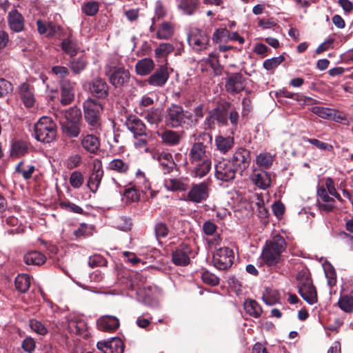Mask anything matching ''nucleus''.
<instances>
[{
  "instance_id": "obj_1",
  "label": "nucleus",
  "mask_w": 353,
  "mask_h": 353,
  "mask_svg": "<svg viewBox=\"0 0 353 353\" xmlns=\"http://www.w3.org/2000/svg\"><path fill=\"white\" fill-rule=\"evenodd\" d=\"M285 247L286 243L284 238L281 235L274 236L266 243L263 250L261 257L263 262L269 266L278 263Z\"/></svg>"
},
{
  "instance_id": "obj_2",
  "label": "nucleus",
  "mask_w": 353,
  "mask_h": 353,
  "mask_svg": "<svg viewBox=\"0 0 353 353\" xmlns=\"http://www.w3.org/2000/svg\"><path fill=\"white\" fill-rule=\"evenodd\" d=\"M34 137L37 141L51 143L56 138V123L51 118L43 117L34 124Z\"/></svg>"
},
{
  "instance_id": "obj_3",
  "label": "nucleus",
  "mask_w": 353,
  "mask_h": 353,
  "mask_svg": "<svg viewBox=\"0 0 353 353\" xmlns=\"http://www.w3.org/2000/svg\"><path fill=\"white\" fill-rule=\"evenodd\" d=\"M102 110V104L96 99H88L84 101V119L90 130H97L100 127V112Z\"/></svg>"
},
{
  "instance_id": "obj_4",
  "label": "nucleus",
  "mask_w": 353,
  "mask_h": 353,
  "mask_svg": "<svg viewBox=\"0 0 353 353\" xmlns=\"http://www.w3.org/2000/svg\"><path fill=\"white\" fill-rule=\"evenodd\" d=\"M192 117L191 113L188 115L185 114L182 106L172 104L166 110L165 123L167 125L172 128H177L184 123L185 118L190 119Z\"/></svg>"
},
{
  "instance_id": "obj_5",
  "label": "nucleus",
  "mask_w": 353,
  "mask_h": 353,
  "mask_svg": "<svg viewBox=\"0 0 353 353\" xmlns=\"http://www.w3.org/2000/svg\"><path fill=\"white\" fill-rule=\"evenodd\" d=\"M234 259V252L228 247L217 249L212 256L214 266L219 270H227L230 268Z\"/></svg>"
},
{
  "instance_id": "obj_6",
  "label": "nucleus",
  "mask_w": 353,
  "mask_h": 353,
  "mask_svg": "<svg viewBox=\"0 0 353 353\" xmlns=\"http://www.w3.org/2000/svg\"><path fill=\"white\" fill-rule=\"evenodd\" d=\"M105 75L108 77L110 83L115 88H120L128 83L130 78L129 71L123 67L112 68L105 66Z\"/></svg>"
},
{
  "instance_id": "obj_7",
  "label": "nucleus",
  "mask_w": 353,
  "mask_h": 353,
  "mask_svg": "<svg viewBox=\"0 0 353 353\" xmlns=\"http://www.w3.org/2000/svg\"><path fill=\"white\" fill-rule=\"evenodd\" d=\"M299 293L301 297L309 304L312 305L317 302V293L312 280L305 275L299 278Z\"/></svg>"
},
{
  "instance_id": "obj_8",
  "label": "nucleus",
  "mask_w": 353,
  "mask_h": 353,
  "mask_svg": "<svg viewBox=\"0 0 353 353\" xmlns=\"http://www.w3.org/2000/svg\"><path fill=\"white\" fill-rule=\"evenodd\" d=\"M188 41L194 50L203 51L210 46V36L205 31L195 28L190 32Z\"/></svg>"
},
{
  "instance_id": "obj_9",
  "label": "nucleus",
  "mask_w": 353,
  "mask_h": 353,
  "mask_svg": "<svg viewBox=\"0 0 353 353\" xmlns=\"http://www.w3.org/2000/svg\"><path fill=\"white\" fill-rule=\"evenodd\" d=\"M236 172V168L229 160L221 161L215 165V176L221 181H232L235 178Z\"/></svg>"
},
{
  "instance_id": "obj_10",
  "label": "nucleus",
  "mask_w": 353,
  "mask_h": 353,
  "mask_svg": "<svg viewBox=\"0 0 353 353\" xmlns=\"http://www.w3.org/2000/svg\"><path fill=\"white\" fill-rule=\"evenodd\" d=\"M188 159L192 164L210 159L208 146L201 141L194 142L189 150Z\"/></svg>"
},
{
  "instance_id": "obj_11",
  "label": "nucleus",
  "mask_w": 353,
  "mask_h": 353,
  "mask_svg": "<svg viewBox=\"0 0 353 353\" xmlns=\"http://www.w3.org/2000/svg\"><path fill=\"white\" fill-rule=\"evenodd\" d=\"M103 176L102 161L99 159L93 161V169L87 182V186L91 192L95 193L99 187Z\"/></svg>"
},
{
  "instance_id": "obj_12",
  "label": "nucleus",
  "mask_w": 353,
  "mask_h": 353,
  "mask_svg": "<svg viewBox=\"0 0 353 353\" xmlns=\"http://www.w3.org/2000/svg\"><path fill=\"white\" fill-rule=\"evenodd\" d=\"M209 195V188L205 182L193 184L187 194L186 200L199 203L205 201Z\"/></svg>"
},
{
  "instance_id": "obj_13",
  "label": "nucleus",
  "mask_w": 353,
  "mask_h": 353,
  "mask_svg": "<svg viewBox=\"0 0 353 353\" xmlns=\"http://www.w3.org/2000/svg\"><path fill=\"white\" fill-rule=\"evenodd\" d=\"M245 86V79L240 72L233 73L225 79V90L230 94H238L243 91Z\"/></svg>"
},
{
  "instance_id": "obj_14",
  "label": "nucleus",
  "mask_w": 353,
  "mask_h": 353,
  "mask_svg": "<svg viewBox=\"0 0 353 353\" xmlns=\"http://www.w3.org/2000/svg\"><path fill=\"white\" fill-rule=\"evenodd\" d=\"M329 194L324 185L317 188V206L321 212H330L335 208L336 201Z\"/></svg>"
},
{
  "instance_id": "obj_15",
  "label": "nucleus",
  "mask_w": 353,
  "mask_h": 353,
  "mask_svg": "<svg viewBox=\"0 0 353 353\" xmlns=\"http://www.w3.org/2000/svg\"><path fill=\"white\" fill-rule=\"evenodd\" d=\"M250 152L245 148H239L233 154L231 163L237 170L242 172L250 166Z\"/></svg>"
},
{
  "instance_id": "obj_16",
  "label": "nucleus",
  "mask_w": 353,
  "mask_h": 353,
  "mask_svg": "<svg viewBox=\"0 0 353 353\" xmlns=\"http://www.w3.org/2000/svg\"><path fill=\"white\" fill-rule=\"evenodd\" d=\"M89 91L90 94L98 99H105L109 94V86L106 81L97 77L89 83Z\"/></svg>"
},
{
  "instance_id": "obj_17",
  "label": "nucleus",
  "mask_w": 353,
  "mask_h": 353,
  "mask_svg": "<svg viewBox=\"0 0 353 353\" xmlns=\"http://www.w3.org/2000/svg\"><path fill=\"white\" fill-rule=\"evenodd\" d=\"M61 91V103L66 105L70 104L74 98L76 83L70 79H62L59 81Z\"/></svg>"
},
{
  "instance_id": "obj_18",
  "label": "nucleus",
  "mask_w": 353,
  "mask_h": 353,
  "mask_svg": "<svg viewBox=\"0 0 353 353\" xmlns=\"http://www.w3.org/2000/svg\"><path fill=\"white\" fill-rule=\"evenodd\" d=\"M154 158L158 161L161 170L165 174L171 173L176 168L172 154L168 152H159Z\"/></svg>"
},
{
  "instance_id": "obj_19",
  "label": "nucleus",
  "mask_w": 353,
  "mask_h": 353,
  "mask_svg": "<svg viewBox=\"0 0 353 353\" xmlns=\"http://www.w3.org/2000/svg\"><path fill=\"white\" fill-rule=\"evenodd\" d=\"M190 246L185 243L181 244L172 252V261L176 265L185 266L190 263Z\"/></svg>"
},
{
  "instance_id": "obj_20",
  "label": "nucleus",
  "mask_w": 353,
  "mask_h": 353,
  "mask_svg": "<svg viewBox=\"0 0 353 353\" xmlns=\"http://www.w3.org/2000/svg\"><path fill=\"white\" fill-rule=\"evenodd\" d=\"M79 141L80 145L87 152L95 154L100 148V139L95 134L83 133Z\"/></svg>"
},
{
  "instance_id": "obj_21",
  "label": "nucleus",
  "mask_w": 353,
  "mask_h": 353,
  "mask_svg": "<svg viewBox=\"0 0 353 353\" xmlns=\"http://www.w3.org/2000/svg\"><path fill=\"white\" fill-rule=\"evenodd\" d=\"M128 129L131 131L134 137H149L146 132L144 123L134 115L129 116L125 121Z\"/></svg>"
},
{
  "instance_id": "obj_22",
  "label": "nucleus",
  "mask_w": 353,
  "mask_h": 353,
  "mask_svg": "<svg viewBox=\"0 0 353 353\" xmlns=\"http://www.w3.org/2000/svg\"><path fill=\"white\" fill-rule=\"evenodd\" d=\"M19 97L24 105L27 108H32L36 102L34 94V87L27 82L22 83L18 87Z\"/></svg>"
},
{
  "instance_id": "obj_23",
  "label": "nucleus",
  "mask_w": 353,
  "mask_h": 353,
  "mask_svg": "<svg viewBox=\"0 0 353 353\" xmlns=\"http://www.w3.org/2000/svg\"><path fill=\"white\" fill-rule=\"evenodd\" d=\"M97 348L103 353H123L124 345L119 338H112L108 341H99Z\"/></svg>"
},
{
  "instance_id": "obj_24",
  "label": "nucleus",
  "mask_w": 353,
  "mask_h": 353,
  "mask_svg": "<svg viewBox=\"0 0 353 353\" xmlns=\"http://www.w3.org/2000/svg\"><path fill=\"white\" fill-rule=\"evenodd\" d=\"M7 20L11 30L20 32L24 30L25 19L16 8H13L8 12Z\"/></svg>"
},
{
  "instance_id": "obj_25",
  "label": "nucleus",
  "mask_w": 353,
  "mask_h": 353,
  "mask_svg": "<svg viewBox=\"0 0 353 353\" xmlns=\"http://www.w3.org/2000/svg\"><path fill=\"white\" fill-rule=\"evenodd\" d=\"M169 73L166 67L161 65L147 80L152 86L162 87L168 81Z\"/></svg>"
},
{
  "instance_id": "obj_26",
  "label": "nucleus",
  "mask_w": 353,
  "mask_h": 353,
  "mask_svg": "<svg viewBox=\"0 0 353 353\" xmlns=\"http://www.w3.org/2000/svg\"><path fill=\"white\" fill-rule=\"evenodd\" d=\"M120 323L117 317L111 315L101 316L97 321V327L103 332H113L117 330Z\"/></svg>"
},
{
  "instance_id": "obj_27",
  "label": "nucleus",
  "mask_w": 353,
  "mask_h": 353,
  "mask_svg": "<svg viewBox=\"0 0 353 353\" xmlns=\"http://www.w3.org/2000/svg\"><path fill=\"white\" fill-rule=\"evenodd\" d=\"M199 0H177V8L183 14L192 16L199 7Z\"/></svg>"
},
{
  "instance_id": "obj_28",
  "label": "nucleus",
  "mask_w": 353,
  "mask_h": 353,
  "mask_svg": "<svg viewBox=\"0 0 353 353\" xmlns=\"http://www.w3.org/2000/svg\"><path fill=\"white\" fill-rule=\"evenodd\" d=\"M162 143L168 146H176L179 144L182 137L179 132L172 130H165L161 133H159Z\"/></svg>"
},
{
  "instance_id": "obj_29",
  "label": "nucleus",
  "mask_w": 353,
  "mask_h": 353,
  "mask_svg": "<svg viewBox=\"0 0 353 353\" xmlns=\"http://www.w3.org/2000/svg\"><path fill=\"white\" fill-rule=\"evenodd\" d=\"M254 183L261 189H266L270 185L271 178L270 174L264 170H256L252 176Z\"/></svg>"
},
{
  "instance_id": "obj_30",
  "label": "nucleus",
  "mask_w": 353,
  "mask_h": 353,
  "mask_svg": "<svg viewBox=\"0 0 353 353\" xmlns=\"http://www.w3.org/2000/svg\"><path fill=\"white\" fill-rule=\"evenodd\" d=\"M154 62L150 58H143L137 61L135 65V71L138 75L146 76L154 68Z\"/></svg>"
},
{
  "instance_id": "obj_31",
  "label": "nucleus",
  "mask_w": 353,
  "mask_h": 353,
  "mask_svg": "<svg viewBox=\"0 0 353 353\" xmlns=\"http://www.w3.org/2000/svg\"><path fill=\"white\" fill-rule=\"evenodd\" d=\"M234 141L232 137L219 135L215 137L216 149L223 154L227 153L234 146Z\"/></svg>"
},
{
  "instance_id": "obj_32",
  "label": "nucleus",
  "mask_w": 353,
  "mask_h": 353,
  "mask_svg": "<svg viewBox=\"0 0 353 353\" xmlns=\"http://www.w3.org/2000/svg\"><path fill=\"white\" fill-rule=\"evenodd\" d=\"M130 168L128 162L121 159H114L109 162L106 169L110 171L115 172L121 174H126Z\"/></svg>"
},
{
  "instance_id": "obj_33",
  "label": "nucleus",
  "mask_w": 353,
  "mask_h": 353,
  "mask_svg": "<svg viewBox=\"0 0 353 353\" xmlns=\"http://www.w3.org/2000/svg\"><path fill=\"white\" fill-rule=\"evenodd\" d=\"M192 171V176L195 178L204 177L210 170L212 161L211 159L201 161L196 163Z\"/></svg>"
},
{
  "instance_id": "obj_34",
  "label": "nucleus",
  "mask_w": 353,
  "mask_h": 353,
  "mask_svg": "<svg viewBox=\"0 0 353 353\" xmlns=\"http://www.w3.org/2000/svg\"><path fill=\"white\" fill-rule=\"evenodd\" d=\"M88 64L87 59L82 56L71 59L68 63V67L74 74H79L86 68Z\"/></svg>"
},
{
  "instance_id": "obj_35",
  "label": "nucleus",
  "mask_w": 353,
  "mask_h": 353,
  "mask_svg": "<svg viewBox=\"0 0 353 353\" xmlns=\"http://www.w3.org/2000/svg\"><path fill=\"white\" fill-rule=\"evenodd\" d=\"M63 133L69 138H77L81 134L79 124L75 121H67L62 126Z\"/></svg>"
},
{
  "instance_id": "obj_36",
  "label": "nucleus",
  "mask_w": 353,
  "mask_h": 353,
  "mask_svg": "<svg viewBox=\"0 0 353 353\" xmlns=\"http://www.w3.org/2000/svg\"><path fill=\"white\" fill-rule=\"evenodd\" d=\"M23 259L27 265H41L45 263L46 257L39 252L31 251L24 255Z\"/></svg>"
},
{
  "instance_id": "obj_37",
  "label": "nucleus",
  "mask_w": 353,
  "mask_h": 353,
  "mask_svg": "<svg viewBox=\"0 0 353 353\" xmlns=\"http://www.w3.org/2000/svg\"><path fill=\"white\" fill-rule=\"evenodd\" d=\"M174 32V28L173 25L168 21H164L158 28L157 38L158 39H169L172 37Z\"/></svg>"
},
{
  "instance_id": "obj_38",
  "label": "nucleus",
  "mask_w": 353,
  "mask_h": 353,
  "mask_svg": "<svg viewBox=\"0 0 353 353\" xmlns=\"http://www.w3.org/2000/svg\"><path fill=\"white\" fill-rule=\"evenodd\" d=\"M29 145L28 143L22 140L14 141L11 147V156L19 157L28 153Z\"/></svg>"
},
{
  "instance_id": "obj_39",
  "label": "nucleus",
  "mask_w": 353,
  "mask_h": 353,
  "mask_svg": "<svg viewBox=\"0 0 353 353\" xmlns=\"http://www.w3.org/2000/svg\"><path fill=\"white\" fill-rule=\"evenodd\" d=\"M164 185L167 190L170 191H185L188 188V183H186L181 179H169L165 181Z\"/></svg>"
},
{
  "instance_id": "obj_40",
  "label": "nucleus",
  "mask_w": 353,
  "mask_h": 353,
  "mask_svg": "<svg viewBox=\"0 0 353 353\" xmlns=\"http://www.w3.org/2000/svg\"><path fill=\"white\" fill-rule=\"evenodd\" d=\"M61 46L65 53L71 57L76 56L79 50L77 42L69 37L62 41Z\"/></svg>"
},
{
  "instance_id": "obj_41",
  "label": "nucleus",
  "mask_w": 353,
  "mask_h": 353,
  "mask_svg": "<svg viewBox=\"0 0 353 353\" xmlns=\"http://www.w3.org/2000/svg\"><path fill=\"white\" fill-rule=\"evenodd\" d=\"M337 305L346 313H353V295L347 294L341 296Z\"/></svg>"
},
{
  "instance_id": "obj_42",
  "label": "nucleus",
  "mask_w": 353,
  "mask_h": 353,
  "mask_svg": "<svg viewBox=\"0 0 353 353\" xmlns=\"http://www.w3.org/2000/svg\"><path fill=\"white\" fill-rule=\"evenodd\" d=\"M244 309L247 314L254 318L259 317L262 312L261 307L256 301L252 299H248L245 301Z\"/></svg>"
},
{
  "instance_id": "obj_43",
  "label": "nucleus",
  "mask_w": 353,
  "mask_h": 353,
  "mask_svg": "<svg viewBox=\"0 0 353 353\" xmlns=\"http://www.w3.org/2000/svg\"><path fill=\"white\" fill-rule=\"evenodd\" d=\"M174 50V47L170 43H161L154 50L156 59H165Z\"/></svg>"
},
{
  "instance_id": "obj_44",
  "label": "nucleus",
  "mask_w": 353,
  "mask_h": 353,
  "mask_svg": "<svg viewBox=\"0 0 353 353\" xmlns=\"http://www.w3.org/2000/svg\"><path fill=\"white\" fill-rule=\"evenodd\" d=\"M16 289L21 292H26L30 286V278L28 274H19L14 281Z\"/></svg>"
},
{
  "instance_id": "obj_45",
  "label": "nucleus",
  "mask_w": 353,
  "mask_h": 353,
  "mask_svg": "<svg viewBox=\"0 0 353 353\" xmlns=\"http://www.w3.org/2000/svg\"><path fill=\"white\" fill-rule=\"evenodd\" d=\"M36 170L34 165H24L23 161H20L15 168V171L22 175L26 180L30 179Z\"/></svg>"
},
{
  "instance_id": "obj_46",
  "label": "nucleus",
  "mask_w": 353,
  "mask_h": 353,
  "mask_svg": "<svg viewBox=\"0 0 353 353\" xmlns=\"http://www.w3.org/2000/svg\"><path fill=\"white\" fill-rule=\"evenodd\" d=\"M145 119L150 124L158 125L162 120V114L157 108H152L145 112Z\"/></svg>"
},
{
  "instance_id": "obj_47",
  "label": "nucleus",
  "mask_w": 353,
  "mask_h": 353,
  "mask_svg": "<svg viewBox=\"0 0 353 353\" xmlns=\"http://www.w3.org/2000/svg\"><path fill=\"white\" fill-rule=\"evenodd\" d=\"M274 161V157L268 152L260 153L256 158V164L264 168H270Z\"/></svg>"
},
{
  "instance_id": "obj_48",
  "label": "nucleus",
  "mask_w": 353,
  "mask_h": 353,
  "mask_svg": "<svg viewBox=\"0 0 353 353\" xmlns=\"http://www.w3.org/2000/svg\"><path fill=\"white\" fill-rule=\"evenodd\" d=\"M262 299L267 305H272L279 301V294L275 290L266 289L265 292L263 294Z\"/></svg>"
},
{
  "instance_id": "obj_49",
  "label": "nucleus",
  "mask_w": 353,
  "mask_h": 353,
  "mask_svg": "<svg viewBox=\"0 0 353 353\" xmlns=\"http://www.w3.org/2000/svg\"><path fill=\"white\" fill-rule=\"evenodd\" d=\"M71 332L77 334H82L87 329V325L83 320H71L68 323Z\"/></svg>"
},
{
  "instance_id": "obj_50",
  "label": "nucleus",
  "mask_w": 353,
  "mask_h": 353,
  "mask_svg": "<svg viewBox=\"0 0 353 353\" xmlns=\"http://www.w3.org/2000/svg\"><path fill=\"white\" fill-rule=\"evenodd\" d=\"M216 121L222 125H228V110L225 107L217 108L216 109H214L212 110Z\"/></svg>"
},
{
  "instance_id": "obj_51",
  "label": "nucleus",
  "mask_w": 353,
  "mask_h": 353,
  "mask_svg": "<svg viewBox=\"0 0 353 353\" xmlns=\"http://www.w3.org/2000/svg\"><path fill=\"white\" fill-rule=\"evenodd\" d=\"M99 3L95 1H90L82 6V11L88 16H94L99 11Z\"/></svg>"
},
{
  "instance_id": "obj_52",
  "label": "nucleus",
  "mask_w": 353,
  "mask_h": 353,
  "mask_svg": "<svg viewBox=\"0 0 353 353\" xmlns=\"http://www.w3.org/2000/svg\"><path fill=\"white\" fill-rule=\"evenodd\" d=\"M70 183L74 188H79L84 182L83 174L79 171H74L70 176Z\"/></svg>"
},
{
  "instance_id": "obj_53",
  "label": "nucleus",
  "mask_w": 353,
  "mask_h": 353,
  "mask_svg": "<svg viewBox=\"0 0 353 353\" xmlns=\"http://www.w3.org/2000/svg\"><path fill=\"white\" fill-rule=\"evenodd\" d=\"M325 186H324V187L327 190V193H329L330 195L334 196L340 202L343 201L341 196L336 191V189L334 185V180L332 178L327 177L325 179Z\"/></svg>"
},
{
  "instance_id": "obj_54",
  "label": "nucleus",
  "mask_w": 353,
  "mask_h": 353,
  "mask_svg": "<svg viewBox=\"0 0 353 353\" xmlns=\"http://www.w3.org/2000/svg\"><path fill=\"white\" fill-rule=\"evenodd\" d=\"M51 71L60 81L68 79L67 77L70 75V70L65 66L55 65L52 68Z\"/></svg>"
},
{
  "instance_id": "obj_55",
  "label": "nucleus",
  "mask_w": 353,
  "mask_h": 353,
  "mask_svg": "<svg viewBox=\"0 0 353 353\" xmlns=\"http://www.w3.org/2000/svg\"><path fill=\"white\" fill-rule=\"evenodd\" d=\"M284 60L285 57L283 55L266 59L263 62V67L267 70H272L278 67V65H279Z\"/></svg>"
},
{
  "instance_id": "obj_56",
  "label": "nucleus",
  "mask_w": 353,
  "mask_h": 353,
  "mask_svg": "<svg viewBox=\"0 0 353 353\" xmlns=\"http://www.w3.org/2000/svg\"><path fill=\"white\" fill-rule=\"evenodd\" d=\"M201 279L205 283L212 286L217 285L219 283V277L207 270L202 273Z\"/></svg>"
},
{
  "instance_id": "obj_57",
  "label": "nucleus",
  "mask_w": 353,
  "mask_h": 353,
  "mask_svg": "<svg viewBox=\"0 0 353 353\" xmlns=\"http://www.w3.org/2000/svg\"><path fill=\"white\" fill-rule=\"evenodd\" d=\"M29 325L31 330L39 334L45 335L48 332V329L46 327V326L41 322L37 320H30Z\"/></svg>"
},
{
  "instance_id": "obj_58",
  "label": "nucleus",
  "mask_w": 353,
  "mask_h": 353,
  "mask_svg": "<svg viewBox=\"0 0 353 353\" xmlns=\"http://www.w3.org/2000/svg\"><path fill=\"white\" fill-rule=\"evenodd\" d=\"M60 206L63 209L71 212L77 214H83V212L82 208L70 201H62L60 203Z\"/></svg>"
},
{
  "instance_id": "obj_59",
  "label": "nucleus",
  "mask_w": 353,
  "mask_h": 353,
  "mask_svg": "<svg viewBox=\"0 0 353 353\" xmlns=\"http://www.w3.org/2000/svg\"><path fill=\"white\" fill-rule=\"evenodd\" d=\"M107 263V261L99 254H94L89 258L88 265L91 268L97 266H103Z\"/></svg>"
},
{
  "instance_id": "obj_60",
  "label": "nucleus",
  "mask_w": 353,
  "mask_h": 353,
  "mask_svg": "<svg viewBox=\"0 0 353 353\" xmlns=\"http://www.w3.org/2000/svg\"><path fill=\"white\" fill-rule=\"evenodd\" d=\"M156 236L159 238H165L168 236L169 229L167 225L164 223H157L154 228Z\"/></svg>"
},
{
  "instance_id": "obj_61",
  "label": "nucleus",
  "mask_w": 353,
  "mask_h": 353,
  "mask_svg": "<svg viewBox=\"0 0 353 353\" xmlns=\"http://www.w3.org/2000/svg\"><path fill=\"white\" fill-rule=\"evenodd\" d=\"M12 90L13 87L10 82L4 79H0V97L6 96Z\"/></svg>"
},
{
  "instance_id": "obj_62",
  "label": "nucleus",
  "mask_w": 353,
  "mask_h": 353,
  "mask_svg": "<svg viewBox=\"0 0 353 353\" xmlns=\"http://www.w3.org/2000/svg\"><path fill=\"white\" fill-rule=\"evenodd\" d=\"M148 137H136L134 141V145L137 149L143 150L148 152L149 148L148 147Z\"/></svg>"
},
{
  "instance_id": "obj_63",
  "label": "nucleus",
  "mask_w": 353,
  "mask_h": 353,
  "mask_svg": "<svg viewBox=\"0 0 353 353\" xmlns=\"http://www.w3.org/2000/svg\"><path fill=\"white\" fill-rule=\"evenodd\" d=\"M137 192L138 190L135 188H129L125 189L123 196L128 201L135 202L137 201L139 199V196Z\"/></svg>"
},
{
  "instance_id": "obj_64",
  "label": "nucleus",
  "mask_w": 353,
  "mask_h": 353,
  "mask_svg": "<svg viewBox=\"0 0 353 353\" xmlns=\"http://www.w3.org/2000/svg\"><path fill=\"white\" fill-rule=\"evenodd\" d=\"M305 140L310 143L315 145L319 149L323 150H331L332 149V146L331 145H329L326 143L322 142L316 139H305Z\"/></svg>"
}]
</instances>
